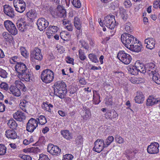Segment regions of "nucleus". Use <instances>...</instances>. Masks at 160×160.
Listing matches in <instances>:
<instances>
[{"mask_svg": "<svg viewBox=\"0 0 160 160\" xmlns=\"http://www.w3.org/2000/svg\"><path fill=\"white\" fill-rule=\"evenodd\" d=\"M128 72L131 74L136 75L138 74V72L137 68H136L135 65H129L128 66Z\"/></svg>", "mask_w": 160, "mask_h": 160, "instance_id": "nucleus-35", "label": "nucleus"}, {"mask_svg": "<svg viewBox=\"0 0 160 160\" xmlns=\"http://www.w3.org/2000/svg\"><path fill=\"white\" fill-rule=\"evenodd\" d=\"M28 102L25 100L22 101L19 104V106L20 108L23 111L27 112V107Z\"/></svg>", "mask_w": 160, "mask_h": 160, "instance_id": "nucleus-38", "label": "nucleus"}, {"mask_svg": "<svg viewBox=\"0 0 160 160\" xmlns=\"http://www.w3.org/2000/svg\"><path fill=\"white\" fill-rule=\"evenodd\" d=\"M37 119L38 120V123L41 125H44L47 122L46 118L43 115L40 116Z\"/></svg>", "mask_w": 160, "mask_h": 160, "instance_id": "nucleus-41", "label": "nucleus"}, {"mask_svg": "<svg viewBox=\"0 0 160 160\" xmlns=\"http://www.w3.org/2000/svg\"><path fill=\"white\" fill-rule=\"evenodd\" d=\"M82 110L84 112V113L82 115L83 119L87 120L90 119L91 114L90 109L86 107H83Z\"/></svg>", "mask_w": 160, "mask_h": 160, "instance_id": "nucleus-25", "label": "nucleus"}, {"mask_svg": "<svg viewBox=\"0 0 160 160\" xmlns=\"http://www.w3.org/2000/svg\"><path fill=\"white\" fill-rule=\"evenodd\" d=\"M4 26L7 30L11 34L15 35L18 33V30L15 25L9 20H6L4 22Z\"/></svg>", "mask_w": 160, "mask_h": 160, "instance_id": "nucleus-7", "label": "nucleus"}, {"mask_svg": "<svg viewBox=\"0 0 160 160\" xmlns=\"http://www.w3.org/2000/svg\"><path fill=\"white\" fill-rule=\"evenodd\" d=\"M152 79L156 83L160 84V75L158 72L152 76Z\"/></svg>", "mask_w": 160, "mask_h": 160, "instance_id": "nucleus-43", "label": "nucleus"}, {"mask_svg": "<svg viewBox=\"0 0 160 160\" xmlns=\"http://www.w3.org/2000/svg\"><path fill=\"white\" fill-rule=\"evenodd\" d=\"M13 3L15 10L18 12L22 13L25 10L26 4L23 0H14Z\"/></svg>", "mask_w": 160, "mask_h": 160, "instance_id": "nucleus-8", "label": "nucleus"}, {"mask_svg": "<svg viewBox=\"0 0 160 160\" xmlns=\"http://www.w3.org/2000/svg\"><path fill=\"white\" fill-rule=\"evenodd\" d=\"M160 1L159 0H156L153 3V6L155 8H158V5L159 4Z\"/></svg>", "mask_w": 160, "mask_h": 160, "instance_id": "nucleus-64", "label": "nucleus"}, {"mask_svg": "<svg viewBox=\"0 0 160 160\" xmlns=\"http://www.w3.org/2000/svg\"><path fill=\"white\" fill-rule=\"evenodd\" d=\"M105 146L104 141L102 139H98L94 142V147L92 150L98 153L101 152Z\"/></svg>", "mask_w": 160, "mask_h": 160, "instance_id": "nucleus-10", "label": "nucleus"}, {"mask_svg": "<svg viewBox=\"0 0 160 160\" xmlns=\"http://www.w3.org/2000/svg\"><path fill=\"white\" fill-rule=\"evenodd\" d=\"M135 65L138 72H140L143 73H146L145 65H144L142 63H140L139 62H136Z\"/></svg>", "mask_w": 160, "mask_h": 160, "instance_id": "nucleus-32", "label": "nucleus"}, {"mask_svg": "<svg viewBox=\"0 0 160 160\" xmlns=\"http://www.w3.org/2000/svg\"><path fill=\"white\" fill-rule=\"evenodd\" d=\"M93 99L95 104H99L101 102L100 100V97L99 93L95 90L93 91Z\"/></svg>", "mask_w": 160, "mask_h": 160, "instance_id": "nucleus-33", "label": "nucleus"}, {"mask_svg": "<svg viewBox=\"0 0 160 160\" xmlns=\"http://www.w3.org/2000/svg\"><path fill=\"white\" fill-rule=\"evenodd\" d=\"M79 57L80 59L82 60H84L86 58L84 53L82 52H80V50H79Z\"/></svg>", "mask_w": 160, "mask_h": 160, "instance_id": "nucleus-61", "label": "nucleus"}, {"mask_svg": "<svg viewBox=\"0 0 160 160\" xmlns=\"http://www.w3.org/2000/svg\"><path fill=\"white\" fill-rule=\"evenodd\" d=\"M38 160H50L48 156L46 155L40 154Z\"/></svg>", "mask_w": 160, "mask_h": 160, "instance_id": "nucleus-62", "label": "nucleus"}, {"mask_svg": "<svg viewBox=\"0 0 160 160\" xmlns=\"http://www.w3.org/2000/svg\"><path fill=\"white\" fill-rule=\"evenodd\" d=\"M114 139V138L113 136H109L105 140V146L108 147L110 145V144L113 141Z\"/></svg>", "mask_w": 160, "mask_h": 160, "instance_id": "nucleus-48", "label": "nucleus"}, {"mask_svg": "<svg viewBox=\"0 0 160 160\" xmlns=\"http://www.w3.org/2000/svg\"><path fill=\"white\" fill-rule=\"evenodd\" d=\"M146 73L147 72L149 76L153 75L158 72V70L153 63H149L145 65Z\"/></svg>", "mask_w": 160, "mask_h": 160, "instance_id": "nucleus-11", "label": "nucleus"}, {"mask_svg": "<svg viewBox=\"0 0 160 160\" xmlns=\"http://www.w3.org/2000/svg\"><path fill=\"white\" fill-rule=\"evenodd\" d=\"M82 47L88 50L89 48V46L88 43L86 42L84 40H81L79 41Z\"/></svg>", "mask_w": 160, "mask_h": 160, "instance_id": "nucleus-53", "label": "nucleus"}, {"mask_svg": "<svg viewBox=\"0 0 160 160\" xmlns=\"http://www.w3.org/2000/svg\"><path fill=\"white\" fill-rule=\"evenodd\" d=\"M117 57L122 63L127 65L129 64L132 60L131 56L123 51H120L118 52Z\"/></svg>", "mask_w": 160, "mask_h": 160, "instance_id": "nucleus-5", "label": "nucleus"}, {"mask_svg": "<svg viewBox=\"0 0 160 160\" xmlns=\"http://www.w3.org/2000/svg\"><path fill=\"white\" fill-rule=\"evenodd\" d=\"M15 69L18 73L17 75L18 77L20 74L23 73L28 70L25 64L22 62H18L15 65Z\"/></svg>", "mask_w": 160, "mask_h": 160, "instance_id": "nucleus-14", "label": "nucleus"}, {"mask_svg": "<svg viewBox=\"0 0 160 160\" xmlns=\"http://www.w3.org/2000/svg\"><path fill=\"white\" fill-rule=\"evenodd\" d=\"M113 76L118 78H120L124 76V74L122 72L116 71L113 72Z\"/></svg>", "mask_w": 160, "mask_h": 160, "instance_id": "nucleus-50", "label": "nucleus"}, {"mask_svg": "<svg viewBox=\"0 0 160 160\" xmlns=\"http://www.w3.org/2000/svg\"><path fill=\"white\" fill-rule=\"evenodd\" d=\"M47 150L51 154L56 156L59 155L61 152V149L58 146L52 144L48 145Z\"/></svg>", "mask_w": 160, "mask_h": 160, "instance_id": "nucleus-13", "label": "nucleus"}, {"mask_svg": "<svg viewBox=\"0 0 160 160\" xmlns=\"http://www.w3.org/2000/svg\"><path fill=\"white\" fill-rule=\"evenodd\" d=\"M5 135L7 138L12 139H14L17 137L16 132L12 130H7L6 131Z\"/></svg>", "mask_w": 160, "mask_h": 160, "instance_id": "nucleus-29", "label": "nucleus"}, {"mask_svg": "<svg viewBox=\"0 0 160 160\" xmlns=\"http://www.w3.org/2000/svg\"><path fill=\"white\" fill-rule=\"evenodd\" d=\"M8 125L11 128L15 129L18 126L15 121L13 119H10L8 122Z\"/></svg>", "mask_w": 160, "mask_h": 160, "instance_id": "nucleus-40", "label": "nucleus"}, {"mask_svg": "<svg viewBox=\"0 0 160 160\" xmlns=\"http://www.w3.org/2000/svg\"><path fill=\"white\" fill-rule=\"evenodd\" d=\"M38 29L40 31H42L47 28L49 25V22L44 18H40L37 22Z\"/></svg>", "mask_w": 160, "mask_h": 160, "instance_id": "nucleus-15", "label": "nucleus"}, {"mask_svg": "<svg viewBox=\"0 0 160 160\" xmlns=\"http://www.w3.org/2000/svg\"><path fill=\"white\" fill-rule=\"evenodd\" d=\"M54 91L58 90H66V85L63 81H58L56 82L53 85Z\"/></svg>", "mask_w": 160, "mask_h": 160, "instance_id": "nucleus-20", "label": "nucleus"}, {"mask_svg": "<svg viewBox=\"0 0 160 160\" xmlns=\"http://www.w3.org/2000/svg\"><path fill=\"white\" fill-rule=\"evenodd\" d=\"M16 25L18 29L21 32L24 31L27 28L28 26L26 23L22 19L18 20Z\"/></svg>", "mask_w": 160, "mask_h": 160, "instance_id": "nucleus-22", "label": "nucleus"}, {"mask_svg": "<svg viewBox=\"0 0 160 160\" xmlns=\"http://www.w3.org/2000/svg\"><path fill=\"white\" fill-rule=\"evenodd\" d=\"M104 24L109 29H114L116 26L115 17L113 15H108L104 18Z\"/></svg>", "mask_w": 160, "mask_h": 160, "instance_id": "nucleus-4", "label": "nucleus"}, {"mask_svg": "<svg viewBox=\"0 0 160 160\" xmlns=\"http://www.w3.org/2000/svg\"><path fill=\"white\" fill-rule=\"evenodd\" d=\"M7 74L5 70L0 68V76L3 78H6L7 77Z\"/></svg>", "mask_w": 160, "mask_h": 160, "instance_id": "nucleus-55", "label": "nucleus"}, {"mask_svg": "<svg viewBox=\"0 0 160 160\" xmlns=\"http://www.w3.org/2000/svg\"><path fill=\"white\" fill-rule=\"evenodd\" d=\"M144 97L141 92H138L136 96L135 97V102L138 103H142L144 100Z\"/></svg>", "mask_w": 160, "mask_h": 160, "instance_id": "nucleus-27", "label": "nucleus"}, {"mask_svg": "<svg viewBox=\"0 0 160 160\" xmlns=\"http://www.w3.org/2000/svg\"><path fill=\"white\" fill-rule=\"evenodd\" d=\"M144 82L145 80L144 78H134L133 80H132V83L137 84Z\"/></svg>", "mask_w": 160, "mask_h": 160, "instance_id": "nucleus-51", "label": "nucleus"}, {"mask_svg": "<svg viewBox=\"0 0 160 160\" xmlns=\"http://www.w3.org/2000/svg\"><path fill=\"white\" fill-rule=\"evenodd\" d=\"M3 11L7 15L10 17L13 18L15 16L13 8L8 5H5L4 6Z\"/></svg>", "mask_w": 160, "mask_h": 160, "instance_id": "nucleus-18", "label": "nucleus"}, {"mask_svg": "<svg viewBox=\"0 0 160 160\" xmlns=\"http://www.w3.org/2000/svg\"><path fill=\"white\" fill-rule=\"evenodd\" d=\"M119 6V2L118 1H114V2H112L110 4V7L111 8L113 9H115V8L118 7Z\"/></svg>", "mask_w": 160, "mask_h": 160, "instance_id": "nucleus-57", "label": "nucleus"}, {"mask_svg": "<svg viewBox=\"0 0 160 160\" xmlns=\"http://www.w3.org/2000/svg\"><path fill=\"white\" fill-rule=\"evenodd\" d=\"M28 151L30 152L37 153L40 151V149L38 147H32L28 149Z\"/></svg>", "mask_w": 160, "mask_h": 160, "instance_id": "nucleus-54", "label": "nucleus"}, {"mask_svg": "<svg viewBox=\"0 0 160 160\" xmlns=\"http://www.w3.org/2000/svg\"><path fill=\"white\" fill-rule=\"evenodd\" d=\"M41 106L43 110L50 112H51V108L53 107L52 105L47 101L43 102Z\"/></svg>", "mask_w": 160, "mask_h": 160, "instance_id": "nucleus-31", "label": "nucleus"}, {"mask_svg": "<svg viewBox=\"0 0 160 160\" xmlns=\"http://www.w3.org/2000/svg\"><path fill=\"white\" fill-rule=\"evenodd\" d=\"M30 58L31 61H33L35 59L38 61H41L43 58L41 50L38 48H35L33 50L30 51Z\"/></svg>", "mask_w": 160, "mask_h": 160, "instance_id": "nucleus-6", "label": "nucleus"}, {"mask_svg": "<svg viewBox=\"0 0 160 160\" xmlns=\"http://www.w3.org/2000/svg\"><path fill=\"white\" fill-rule=\"evenodd\" d=\"M19 58L17 56L12 57L10 59V62L12 64H14V63L16 62L17 64L18 62Z\"/></svg>", "mask_w": 160, "mask_h": 160, "instance_id": "nucleus-56", "label": "nucleus"}, {"mask_svg": "<svg viewBox=\"0 0 160 160\" xmlns=\"http://www.w3.org/2000/svg\"><path fill=\"white\" fill-rule=\"evenodd\" d=\"M38 126V121L32 118L30 119L27 123L26 130L28 132H33Z\"/></svg>", "mask_w": 160, "mask_h": 160, "instance_id": "nucleus-9", "label": "nucleus"}, {"mask_svg": "<svg viewBox=\"0 0 160 160\" xmlns=\"http://www.w3.org/2000/svg\"><path fill=\"white\" fill-rule=\"evenodd\" d=\"M0 87L1 88L7 91L8 89V84L6 83L2 82L0 85Z\"/></svg>", "mask_w": 160, "mask_h": 160, "instance_id": "nucleus-59", "label": "nucleus"}, {"mask_svg": "<svg viewBox=\"0 0 160 160\" xmlns=\"http://www.w3.org/2000/svg\"><path fill=\"white\" fill-rule=\"evenodd\" d=\"M58 28L55 26L50 25L48 28L47 30L46 34L49 38H51L53 35L57 32L58 30Z\"/></svg>", "mask_w": 160, "mask_h": 160, "instance_id": "nucleus-17", "label": "nucleus"}, {"mask_svg": "<svg viewBox=\"0 0 160 160\" xmlns=\"http://www.w3.org/2000/svg\"><path fill=\"white\" fill-rule=\"evenodd\" d=\"M72 3L75 8H79L81 7V3L80 0H72Z\"/></svg>", "mask_w": 160, "mask_h": 160, "instance_id": "nucleus-46", "label": "nucleus"}, {"mask_svg": "<svg viewBox=\"0 0 160 160\" xmlns=\"http://www.w3.org/2000/svg\"><path fill=\"white\" fill-rule=\"evenodd\" d=\"M88 58L92 62L97 63L99 62L95 54L90 53L88 55Z\"/></svg>", "mask_w": 160, "mask_h": 160, "instance_id": "nucleus-45", "label": "nucleus"}, {"mask_svg": "<svg viewBox=\"0 0 160 160\" xmlns=\"http://www.w3.org/2000/svg\"><path fill=\"white\" fill-rule=\"evenodd\" d=\"M75 142L76 144L81 145L83 143V139L82 136L81 135H79L76 138Z\"/></svg>", "mask_w": 160, "mask_h": 160, "instance_id": "nucleus-47", "label": "nucleus"}, {"mask_svg": "<svg viewBox=\"0 0 160 160\" xmlns=\"http://www.w3.org/2000/svg\"><path fill=\"white\" fill-rule=\"evenodd\" d=\"M61 133L64 138L70 140L72 138V134L68 130H63L61 131Z\"/></svg>", "mask_w": 160, "mask_h": 160, "instance_id": "nucleus-28", "label": "nucleus"}, {"mask_svg": "<svg viewBox=\"0 0 160 160\" xmlns=\"http://www.w3.org/2000/svg\"><path fill=\"white\" fill-rule=\"evenodd\" d=\"M61 38L63 40L66 41L69 39V35L67 32H62L60 34Z\"/></svg>", "mask_w": 160, "mask_h": 160, "instance_id": "nucleus-44", "label": "nucleus"}, {"mask_svg": "<svg viewBox=\"0 0 160 160\" xmlns=\"http://www.w3.org/2000/svg\"><path fill=\"white\" fill-rule=\"evenodd\" d=\"M5 106L4 104L0 102V112H3L5 110Z\"/></svg>", "mask_w": 160, "mask_h": 160, "instance_id": "nucleus-63", "label": "nucleus"}, {"mask_svg": "<svg viewBox=\"0 0 160 160\" xmlns=\"http://www.w3.org/2000/svg\"><path fill=\"white\" fill-rule=\"evenodd\" d=\"M115 138L116 142L119 144L122 143L124 142L123 139L119 135H116Z\"/></svg>", "mask_w": 160, "mask_h": 160, "instance_id": "nucleus-52", "label": "nucleus"}, {"mask_svg": "<svg viewBox=\"0 0 160 160\" xmlns=\"http://www.w3.org/2000/svg\"><path fill=\"white\" fill-rule=\"evenodd\" d=\"M13 117L17 121L22 122L26 119V115L24 113L18 110L13 114Z\"/></svg>", "mask_w": 160, "mask_h": 160, "instance_id": "nucleus-19", "label": "nucleus"}, {"mask_svg": "<svg viewBox=\"0 0 160 160\" xmlns=\"http://www.w3.org/2000/svg\"><path fill=\"white\" fill-rule=\"evenodd\" d=\"M54 94L55 95L58 96L61 98H64V96L65 93L67 92V90H58V91H54Z\"/></svg>", "mask_w": 160, "mask_h": 160, "instance_id": "nucleus-37", "label": "nucleus"}, {"mask_svg": "<svg viewBox=\"0 0 160 160\" xmlns=\"http://www.w3.org/2000/svg\"><path fill=\"white\" fill-rule=\"evenodd\" d=\"M7 150V148L3 144H0V155H4Z\"/></svg>", "mask_w": 160, "mask_h": 160, "instance_id": "nucleus-49", "label": "nucleus"}, {"mask_svg": "<svg viewBox=\"0 0 160 160\" xmlns=\"http://www.w3.org/2000/svg\"><path fill=\"white\" fill-rule=\"evenodd\" d=\"M74 25L75 27L79 30L81 29L82 22L80 19L77 17H74Z\"/></svg>", "mask_w": 160, "mask_h": 160, "instance_id": "nucleus-36", "label": "nucleus"}, {"mask_svg": "<svg viewBox=\"0 0 160 160\" xmlns=\"http://www.w3.org/2000/svg\"><path fill=\"white\" fill-rule=\"evenodd\" d=\"M142 48V46L140 44L137 43L136 40V42H134L132 44H131V46L128 48L131 50L136 52H140Z\"/></svg>", "mask_w": 160, "mask_h": 160, "instance_id": "nucleus-23", "label": "nucleus"}, {"mask_svg": "<svg viewBox=\"0 0 160 160\" xmlns=\"http://www.w3.org/2000/svg\"><path fill=\"white\" fill-rule=\"evenodd\" d=\"M54 76L53 71L50 69H46L42 71L41 78L43 82L48 83L53 81Z\"/></svg>", "mask_w": 160, "mask_h": 160, "instance_id": "nucleus-3", "label": "nucleus"}, {"mask_svg": "<svg viewBox=\"0 0 160 160\" xmlns=\"http://www.w3.org/2000/svg\"><path fill=\"white\" fill-rule=\"evenodd\" d=\"M53 15L54 18L59 17L64 18L66 16V12L65 9L62 6H59L55 10Z\"/></svg>", "mask_w": 160, "mask_h": 160, "instance_id": "nucleus-12", "label": "nucleus"}, {"mask_svg": "<svg viewBox=\"0 0 160 160\" xmlns=\"http://www.w3.org/2000/svg\"><path fill=\"white\" fill-rule=\"evenodd\" d=\"M121 40L123 45L128 48L136 42V38L128 33H124L121 37Z\"/></svg>", "mask_w": 160, "mask_h": 160, "instance_id": "nucleus-2", "label": "nucleus"}, {"mask_svg": "<svg viewBox=\"0 0 160 160\" xmlns=\"http://www.w3.org/2000/svg\"><path fill=\"white\" fill-rule=\"evenodd\" d=\"M2 36L7 41H11L12 39V37L11 35L7 32H3L2 34Z\"/></svg>", "mask_w": 160, "mask_h": 160, "instance_id": "nucleus-42", "label": "nucleus"}, {"mask_svg": "<svg viewBox=\"0 0 160 160\" xmlns=\"http://www.w3.org/2000/svg\"><path fill=\"white\" fill-rule=\"evenodd\" d=\"M105 116L110 118L114 119L118 117V115L117 112L113 110L107 112L105 114Z\"/></svg>", "mask_w": 160, "mask_h": 160, "instance_id": "nucleus-34", "label": "nucleus"}, {"mask_svg": "<svg viewBox=\"0 0 160 160\" xmlns=\"http://www.w3.org/2000/svg\"><path fill=\"white\" fill-rule=\"evenodd\" d=\"M124 4L126 8H129L132 6V3L129 0H126L124 2Z\"/></svg>", "mask_w": 160, "mask_h": 160, "instance_id": "nucleus-60", "label": "nucleus"}, {"mask_svg": "<svg viewBox=\"0 0 160 160\" xmlns=\"http://www.w3.org/2000/svg\"><path fill=\"white\" fill-rule=\"evenodd\" d=\"M160 102V98H155L153 96H150L147 100V105L148 106H152Z\"/></svg>", "mask_w": 160, "mask_h": 160, "instance_id": "nucleus-21", "label": "nucleus"}, {"mask_svg": "<svg viewBox=\"0 0 160 160\" xmlns=\"http://www.w3.org/2000/svg\"><path fill=\"white\" fill-rule=\"evenodd\" d=\"M15 84L16 86H11L9 88V91L14 96L19 97L21 95V93L18 88L24 92L27 91L26 87L20 81H16L15 82Z\"/></svg>", "mask_w": 160, "mask_h": 160, "instance_id": "nucleus-1", "label": "nucleus"}, {"mask_svg": "<svg viewBox=\"0 0 160 160\" xmlns=\"http://www.w3.org/2000/svg\"><path fill=\"white\" fill-rule=\"evenodd\" d=\"M73 157V156L71 154H66L63 156L62 160H72Z\"/></svg>", "mask_w": 160, "mask_h": 160, "instance_id": "nucleus-58", "label": "nucleus"}, {"mask_svg": "<svg viewBox=\"0 0 160 160\" xmlns=\"http://www.w3.org/2000/svg\"><path fill=\"white\" fill-rule=\"evenodd\" d=\"M159 147V144L157 142H154L151 143L147 148V151L151 154H154L158 152Z\"/></svg>", "mask_w": 160, "mask_h": 160, "instance_id": "nucleus-16", "label": "nucleus"}, {"mask_svg": "<svg viewBox=\"0 0 160 160\" xmlns=\"http://www.w3.org/2000/svg\"><path fill=\"white\" fill-rule=\"evenodd\" d=\"M124 29L128 32H131L133 31V28L130 22H128L125 24Z\"/></svg>", "mask_w": 160, "mask_h": 160, "instance_id": "nucleus-39", "label": "nucleus"}, {"mask_svg": "<svg viewBox=\"0 0 160 160\" xmlns=\"http://www.w3.org/2000/svg\"><path fill=\"white\" fill-rule=\"evenodd\" d=\"M145 42L147 44V48L151 50L154 48L156 43L154 39L151 38H147L145 40Z\"/></svg>", "mask_w": 160, "mask_h": 160, "instance_id": "nucleus-24", "label": "nucleus"}, {"mask_svg": "<svg viewBox=\"0 0 160 160\" xmlns=\"http://www.w3.org/2000/svg\"><path fill=\"white\" fill-rule=\"evenodd\" d=\"M26 15L31 21H33L37 18V13L35 10L32 9L27 12Z\"/></svg>", "mask_w": 160, "mask_h": 160, "instance_id": "nucleus-30", "label": "nucleus"}, {"mask_svg": "<svg viewBox=\"0 0 160 160\" xmlns=\"http://www.w3.org/2000/svg\"><path fill=\"white\" fill-rule=\"evenodd\" d=\"M32 73L29 72L28 70L26 72L23 73V74H20L18 78H21L23 80L26 81H29L30 79V78L32 76Z\"/></svg>", "mask_w": 160, "mask_h": 160, "instance_id": "nucleus-26", "label": "nucleus"}]
</instances>
